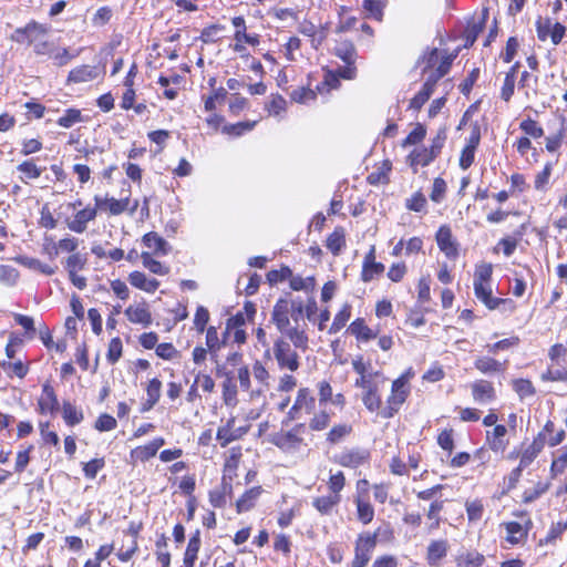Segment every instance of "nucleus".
Returning <instances> with one entry per match:
<instances>
[{"label":"nucleus","mask_w":567,"mask_h":567,"mask_svg":"<svg viewBox=\"0 0 567 567\" xmlns=\"http://www.w3.org/2000/svg\"><path fill=\"white\" fill-rule=\"evenodd\" d=\"M352 368L359 374V378L381 377V373L379 371H369L370 363H365L362 357H358L352 361Z\"/></svg>","instance_id":"obj_59"},{"label":"nucleus","mask_w":567,"mask_h":567,"mask_svg":"<svg viewBox=\"0 0 567 567\" xmlns=\"http://www.w3.org/2000/svg\"><path fill=\"white\" fill-rule=\"evenodd\" d=\"M290 96L297 103H307L316 99V92L308 87H298L291 92Z\"/></svg>","instance_id":"obj_62"},{"label":"nucleus","mask_w":567,"mask_h":567,"mask_svg":"<svg viewBox=\"0 0 567 567\" xmlns=\"http://www.w3.org/2000/svg\"><path fill=\"white\" fill-rule=\"evenodd\" d=\"M472 395L478 403H487L495 399V389L489 381L478 380L472 384Z\"/></svg>","instance_id":"obj_17"},{"label":"nucleus","mask_w":567,"mask_h":567,"mask_svg":"<svg viewBox=\"0 0 567 567\" xmlns=\"http://www.w3.org/2000/svg\"><path fill=\"white\" fill-rule=\"evenodd\" d=\"M351 431L352 427L348 424L334 425L328 433L327 440L330 443L336 444L340 442L342 439H344L347 435H349Z\"/></svg>","instance_id":"obj_51"},{"label":"nucleus","mask_w":567,"mask_h":567,"mask_svg":"<svg viewBox=\"0 0 567 567\" xmlns=\"http://www.w3.org/2000/svg\"><path fill=\"white\" fill-rule=\"evenodd\" d=\"M17 169L22 173L23 176L20 179L23 183H28L29 179L39 178L43 172V168L37 166L32 159L22 162L18 165Z\"/></svg>","instance_id":"obj_31"},{"label":"nucleus","mask_w":567,"mask_h":567,"mask_svg":"<svg viewBox=\"0 0 567 567\" xmlns=\"http://www.w3.org/2000/svg\"><path fill=\"white\" fill-rule=\"evenodd\" d=\"M142 241L151 250L152 255L166 256L171 250L169 244L154 231L145 234Z\"/></svg>","instance_id":"obj_14"},{"label":"nucleus","mask_w":567,"mask_h":567,"mask_svg":"<svg viewBox=\"0 0 567 567\" xmlns=\"http://www.w3.org/2000/svg\"><path fill=\"white\" fill-rule=\"evenodd\" d=\"M435 157L429 153L427 148L423 150H414L408 156L411 166H426L429 165Z\"/></svg>","instance_id":"obj_39"},{"label":"nucleus","mask_w":567,"mask_h":567,"mask_svg":"<svg viewBox=\"0 0 567 567\" xmlns=\"http://www.w3.org/2000/svg\"><path fill=\"white\" fill-rule=\"evenodd\" d=\"M526 230V225L523 224L518 230L515 231L516 237H506L499 240L498 245L503 247L505 256L509 257L515 251L518 240L523 237Z\"/></svg>","instance_id":"obj_34"},{"label":"nucleus","mask_w":567,"mask_h":567,"mask_svg":"<svg viewBox=\"0 0 567 567\" xmlns=\"http://www.w3.org/2000/svg\"><path fill=\"white\" fill-rule=\"evenodd\" d=\"M39 410L41 413H53L58 410V398L53 388L45 383L42 388V394L38 401Z\"/></svg>","instance_id":"obj_20"},{"label":"nucleus","mask_w":567,"mask_h":567,"mask_svg":"<svg viewBox=\"0 0 567 567\" xmlns=\"http://www.w3.org/2000/svg\"><path fill=\"white\" fill-rule=\"evenodd\" d=\"M256 123H257L256 121H252V122L247 121V122H239L236 124L226 125V126H224L223 132L227 133V134H233V135L239 136L245 132L251 131L255 127Z\"/></svg>","instance_id":"obj_57"},{"label":"nucleus","mask_w":567,"mask_h":567,"mask_svg":"<svg viewBox=\"0 0 567 567\" xmlns=\"http://www.w3.org/2000/svg\"><path fill=\"white\" fill-rule=\"evenodd\" d=\"M96 214V207H85L79 210L72 220L68 221V228L74 233L82 234L86 230L87 223L95 219Z\"/></svg>","instance_id":"obj_11"},{"label":"nucleus","mask_w":567,"mask_h":567,"mask_svg":"<svg viewBox=\"0 0 567 567\" xmlns=\"http://www.w3.org/2000/svg\"><path fill=\"white\" fill-rule=\"evenodd\" d=\"M262 489L260 486H255L244 493V495L237 501L236 508L238 513L250 511L257 499L259 498Z\"/></svg>","instance_id":"obj_27"},{"label":"nucleus","mask_w":567,"mask_h":567,"mask_svg":"<svg viewBox=\"0 0 567 567\" xmlns=\"http://www.w3.org/2000/svg\"><path fill=\"white\" fill-rule=\"evenodd\" d=\"M444 501L435 499L431 503L429 511H427V518L432 520L431 525L429 526V530L432 532L434 529H437L440 527V513L443 509Z\"/></svg>","instance_id":"obj_42"},{"label":"nucleus","mask_w":567,"mask_h":567,"mask_svg":"<svg viewBox=\"0 0 567 567\" xmlns=\"http://www.w3.org/2000/svg\"><path fill=\"white\" fill-rule=\"evenodd\" d=\"M122 350H123V346H122L121 339L117 337L111 339V341L109 343L107 353H106L107 361L111 364L116 363L120 360V358L122 357Z\"/></svg>","instance_id":"obj_53"},{"label":"nucleus","mask_w":567,"mask_h":567,"mask_svg":"<svg viewBox=\"0 0 567 567\" xmlns=\"http://www.w3.org/2000/svg\"><path fill=\"white\" fill-rule=\"evenodd\" d=\"M297 348H292L291 343L285 338L279 337L274 343V357L281 370H288L295 372L300 367L299 354L296 351Z\"/></svg>","instance_id":"obj_4"},{"label":"nucleus","mask_w":567,"mask_h":567,"mask_svg":"<svg viewBox=\"0 0 567 567\" xmlns=\"http://www.w3.org/2000/svg\"><path fill=\"white\" fill-rule=\"evenodd\" d=\"M426 130L422 124H417L415 128L403 140L402 146L416 145L424 140Z\"/></svg>","instance_id":"obj_56"},{"label":"nucleus","mask_w":567,"mask_h":567,"mask_svg":"<svg viewBox=\"0 0 567 567\" xmlns=\"http://www.w3.org/2000/svg\"><path fill=\"white\" fill-rule=\"evenodd\" d=\"M288 310L291 320L295 322V327H299V321L303 316L305 306L300 298L288 300Z\"/></svg>","instance_id":"obj_48"},{"label":"nucleus","mask_w":567,"mask_h":567,"mask_svg":"<svg viewBox=\"0 0 567 567\" xmlns=\"http://www.w3.org/2000/svg\"><path fill=\"white\" fill-rule=\"evenodd\" d=\"M209 321V312L208 310L199 306L196 310L195 318H194V324L198 332H204L206 329V326Z\"/></svg>","instance_id":"obj_63"},{"label":"nucleus","mask_w":567,"mask_h":567,"mask_svg":"<svg viewBox=\"0 0 567 567\" xmlns=\"http://www.w3.org/2000/svg\"><path fill=\"white\" fill-rule=\"evenodd\" d=\"M320 408V412L315 414L309 423L310 429L313 431H322L330 423V413L326 410V408Z\"/></svg>","instance_id":"obj_47"},{"label":"nucleus","mask_w":567,"mask_h":567,"mask_svg":"<svg viewBox=\"0 0 567 567\" xmlns=\"http://www.w3.org/2000/svg\"><path fill=\"white\" fill-rule=\"evenodd\" d=\"M161 391H162V382L154 378L152 379L146 388V395L147 399L143 403L142 411L146 412L154 408V405L159 401L161 398Z\"/></svg>","instance_id":"obj_25"},{"label":"nucleus","mask_w":567,"mask_h":567,"mask_svg":"<svg viewBox=\"0 0 567 567\" xmlns=\"http://www.w3.org/2000/svg\"><path fill=\"white\" fill-rule=\"evenodd\" d=\"M519 343L518 337H511L507 339H503L493 344H486L485 349L488 353H497L501 350H507L509 348L516 347Z\"/></svg>","instance_id":"obj_52"},{"label":"nucleus","mask_w":567,"mask_h":567,"mask_svg":"<svg viewBox=\"0 0 567 567\" xmlns=\"http://www.w3.org/2000/svg\"><path fill=\"white\" fill-rule=\"evenodd\" d=\"M379 532L359 534L354 544V558L351 567H365L378 543Z\"/></svg>","instance_id":"obj_5"},{"label":"nucleus","mask_w":567,"mask_h":567,"mask_svg":"<svg viewBox=\"0 0 567 567\" xmlns=\"http://www.w3.org/2000/svg\"><path fill=\"white\" fill-rule=\"evenodd\" d=\"M290 315L288 310V299H279L274 306L271 312V322L275 323L277 330L285 334L295 348L302 351L308 349V336L305 329L290 326Z\"/></svg>","instance_id":"obj_1"},{"label":"nucleus","mask_w":567,"mask_h":567,"mask_svg":"<svg viewBox=\"0 0 567 567\" xmlns=\"http://www.w3.org/2000/svg\"><path fill=\"white\" fill-rule=\"evenodd\" d=\"M358 519L362 524H369L374 517V509L369 502H365L358 497L355 499Z\"/></svg>","instance_id":"obj_38"},{"label":"nucleus","mask_w":567,"mask_h":567,"mask_svg":"<svg viewBox=\"0 0 567 567\" xmlns=\"http://www.w3.org/2000/svg\"><path fill=\"white\" fill-rule=\"evenodd\" d=\"M351 317V307L350 305L346 303L341 308V310L336 315L333 322L329 329V333H337L339 330H341L347 321Z\"/></svg>","instance_id":"obj_40"},{"label":"nucleus","mask_w":567,"mask_h":567,"mask_svg":"<svg viewBox=\"0 0 567 567\" xmlns=\"http://www.w3.org/2000/svg\"><path fill=\"white\" fill-rule=\"evenodd\" d=\"M450 549V544L446 539L431 540L426 548V560L431 566H439L441 560L444 559Z\"/></svg>","instance_id":"obj_12"},{"label":"nucleus","mask_w":567,"mask_h":567,"mask_svg":"<svg viewBox=\"0 0 567 567\" xmlns=\"http://www.w3.org/2000/svg\"><path fill=\"white\" fill-rule=\"evenodd\" d=\"M383 271L384 265L381 262L362 265L361 279L364 282H369L373 280L375 276L381 275Z\"/></svg>","instance_id":"obj_50"},{"label":"nucleus","mask_w":567,"mask_h":567,"mask_svg":"<svg viewBox=\"0 0 567 567\" xmlns=\"http://www.w3.org/2000/svg\"><path fill=\"white\" fill-rule=\"evenodd\" d=\"M19 279V271L9 265H0V282L4 286L11 287L17 284Z\"/></svg>","instance_id":"obj_44"},{"label":"nucleus","mask_w":567,"mask_h":567,"mask_svg":"<svg viewBox=\"0 0 567 567\" xmlns=\"http://www.w3.org/2000/svg\"><path fill=\"white\" fill-rule=\"evenodd\" d=\"M290 288L295 291H309L313 290L315 288V278L313 277H307L302 278L300 276H293L291 274V277L289 279Z\"/></svg>","instance_id":"obj_45"},{"label":"nucleus","mask_w":567,"mask_h":567,"mask_svg":"<svg viewBox=\"0 0 567 567\" xmlns=\"http://www.w3.org/2000/svg\"><path fill=\"white\" fill-rule=\"evenodd\" d=\"M62 414L65 423L70 426H74L83 420L82 411L78 410L76 406L70 402L63 403Z\"/></svg>","instance_id":"obj_37"},{"label":"nucleus","mask_w":567,"mask_h":567,"mask_svg":"<svg viewBox=\"0 0 567 567\" xmlns=\"http://www.w3.org/2000/svg\"><path fill=\"white\" fill-rule=\"evenodd\" d=\"M82 121L81 111L78 109H68L64 114L58 120V124L62 127L69 128L75 123Z\"/></svg>","instance_id":"obj_49"},{"label":"nucleus","mask_w":567,"mask_h":567,"mask_svg":"<svg viewBox=\"0 0 567 567\" xmlns=\"http://www.w3.org/2000/svg\"><path fill=\"white\" fill-rule=\"evenodd\" d=\"M47 33L45 25L31 21L25 27L16 29L10 39L17 43L27 42L33 45L37 54H53V44L45 40Z\"/></svg>","instance_id":"obj_2"},{"label":"nucleus","mask_w":567,"mask_h":567,"mask_svg":"<svg viewBox=\"0 0 567 567\" xmlns=\"http://www.w3.org/2000/svg\"><path fill=\"white\" fill-rule=\"evenodd\" d=\"M165 444L164 439L157 437L147 443L146 445L138 446L132 451V457L142 462L148 461L154 457L158 450Z\"/></svg>","instance_id":"obj_21"},{"label":"nucleus","mask_w":567,"mask_h":567,"mask_svg":"<svg viewBox=\"0 0 567 567\" xmlns=\"http://www.w3.org/2000/svg\"><path fill=\"white\" fill-rule=\"evenodd\" d=\"M225 341H220L217 329L209 327L206 331V346L210 353L212 359L216 360L217 351L221 348Z\"/></svg>","instance_id":"obj_35"},{"label":"nucleus","mask_w":567,"mask_h":567,"mask_svg":"<svg viewBox=\"0 0 567 567\" xmlns=\"http://www.w3.org/2000/svg\"><path fill=\"white\" fill-rule=\"evenodd\" d=\"M502 526L505 527L507 533L506 540L512 545H517L527 537V529L517 522H507Z\"/></svg>","instance_id":"obj_29"},{"label":"nucleus","mask_w":567,"mask_h":567,"mask_svg":"<svg viewBox=\"0 0 567 567\" xmlns=\"http://www.w3.org/2000/svg\"><path fill=\"white\" fill-rule=\"evenodd\" d=\"M465 506L467 517L471 522H475L482 518L484 507L481 501L475 499L472 502H466Z\"/></svg>","instance_id":"obj_61"},{"label":"nucleus","mask_w":567,"mask_h":567,"mask_svg":"<svg viewBox=\"0 0 567 567\" xmlns=\"http://www.w3.org/2000/svg\"><path fill=\"white\" fill-rule=\"evenodd\" d=\"M346 245L344 234L342 229H336L327 239V248L333 254L339 255Z\"/></svg>","instance_id":"obj_43"},{"label":"nucleus","mask_w":567,"mask_h":567,"mask_svg":"<svg viewBox=\"0 0 567 567\" xmlns=\"http://www.w3.org/2000/svg\"><path fill=\"white\" fill-rule=\"evenodd\" d=\"M545 437L543 433H539L538 436L533 441V443L524 450L520 456L519 465L520 467H527L537 457L540 451L544 449Z\"/></svg>","instance_id":"obj_24"},{"label":"nucleus","mask_w":567,"mask_h":567,"mask_svg":"<svg viewBox=\"0 0 567 567\" xmlns=\"http://www.w3.org/2000/svg\"><path fill=\"white\" fill-rule=\"evenodd\" d=\"M410 388L400 380L392 382L391 394L386 400V406L380 410L383 419L392 417L409 396Z\"/></svg>","instance_id":"obj_7"},{"label":"nucleus","mask_w":567,"mask_h":567,"mask_svg":"<svg viewBox=\"0 0 567 567\" xmlns=\"http://www.w3.org/2000/svg\"><path fill=\"white\" fill-rule=\"evenodd\" d=\"M513 388L520 399L533 396L536 392L533 383L526 379L514 380Z\"/></svg>","instance_id":"obj_46"},{"label":"nucleus","mask_w":567,"mask_h":567,"mask_svg":"<svg viewBox=\"0 0 567 567\" xmlns=\"http://www.w3.org/2000/svg\"><path fill=\"white\" fill-rule=\"evenodd\" d=\"M519 128L528 136L539 138L544 135V130L532 118H526L519 124Z\"/></svg>","instance_id":"obj_54"},{"label":"nucleus","mask_w":567,"mask_h":567,"mask_svg":"<svg viewBox=\"0 0 567 567\" xmlns=\"http://www.w3.org/2000/svg\"><path fill=\"white\" fill-rule=\"evenodd\" d=\"M484 561L485 557L475 550L461 554L456 558L457 567H481Z\"/></svg>","instance_id":"obj_33"},{"label":"nucleus","mask_w":567,"mask_h":567,"mask_svg":"<svg viewBox=\"0 0 567 567\" xmlns=\"http://www.w3.org/2000/svg\"><path fill=\"white\" fill-rule=\"evenodd\" d=\"M141 258L143 261V266L147 268L151 272L158 275V276H165L169 272V268L164 266L161 261L155 260L152 257V254L148 251H143L141 254Z\"/></svg>","instance_id":"obj_32"},{"label":"nucleus","mask_w":567,"mask_h":567,"mask_svg":"<svg viewBox=\"0 0 567 567\" xmlns=\"http://www.w3.org/2000/svg\"><path fill=\"white\" fill-rule=\"evenodd\" d=\"M303 424L296 425L292 430L280 432L272 435L271 443L287 453H295L300 450L303 444L302 433Z\"/></svg>","instance_id":"obj_6"},{"label":"nucleus","mask_w":567,"mask_h":567,"mask_svg":"<svg viewBox=\"0 0 567 567\" xmlns=\"http://www.w3.org/2000/svg\"><path fill=\"white\" fill-rule=\"evenodd\" d=\"M369 452L363 449L344 450L336 455L334 461L344 467L357 468L369 460Z\"/></svg>","instance_id":"obj_8"},{"label":"nucleus","mask_w":567,"mask_h":567,"mask_svg":"<svg viewBox=\"0 0 567 567\" xmlns=\"http://www.w3.org/2000/svg\"><path fill=\"white\" fill-rule=\"evenodd\" d=\"M346 485L344 474L339 471L336 474H332L328 482V487L330 493L334 495H340V492L343 489Z\"/></svg>","instance_id":"obj_60"},{"label":"nucleus","mask_w":567,"mask_h":567,"mask_svg":"<svg viewBox=\"0 0 567 567\" xmlns=\"http://www.w3.org/2000/svg\"><path fill=\"white\" fill-rule=\"evenodd\" d=\"M97 72L96 69L89 65H81L73 69L68 76L69 82L73 83H83L89 82L96 79Z\"/></svg>","instance_id":"obj_28"},{"label":"nucleus","mask_w":567,"mask_h":567,"mask_svg":"<svg viewBox=\"0 0 567 567\" xmlns=\"http://www.w3.org/2000/svg\"><path fill=\"white\" fill-rule=\"evenodd\" d=\"M94 202L96 205V208L99 209H107L111 215H121L124 213L130 204L128 198L123 199H116L114 197H105L102 198L101 196H95Z\"/></svg>","instance_id":"obj_15"},{"label":"nucleus","mask_w":567,"mask_h":567,"mask_svg":"<svg viewBox=\"0 0 567 567\" xmlns=\"http://www.w3.org/2000/svg\"><path fill=\"white\" fill-rule=\"evenodd\" d=\"M349 331L351 332V334L355 336L357 339L362 341H369L377 337V333L373 332L361 318L355 319L350 324Z\"/></svg>","instance_id":"obj_30"},{"label":"nucleus","mask_w":567,"mask_h":567,"mask_svg":"<svg viewBox=\"0 0 567 567\" xmlns=\"http://www.w3.org/2000/svg\"><path fill=\"white\" fill-rule=\"evenodd\" d=\"M125 316L132 323H138L148 327L152 323V315L145 302L130 305L125 310Z\"/></svg>","instance_id":"obj_13"},{"label":"nucleus","mask_w":567,"mask_h":567,"mask_svg":"<svg viewBox=\"0 0 567 567\" xmlns=\"http://www.w3.org/2000/svg\"><path fill=\"white\" fill-rule=\"evenodd\" d=\"M493 274V266L487 262H483L476 266L474 272V282H491Z\"/></svg>","instance_id":"obj_58"},{"label":"nucleus","mask_w":567,"mask_h":567,"mask_svg":"<svg viewBox=\"0 0 567 567\" xmlns=\"http://www.w3.org/2000/svg\"><path fill=\"white\" fill-rule=\"evenodd\" d=\"M507 361L501 362L494 358L482 355L474 361V367L483 374L502 373L506 370Z\"/></svg>","instance_id":"obj_16"},{"label":"nucleus","mask_w":567,"mask_h":567,"mask_svg":"<svg viewBox=\"0 0 567 567\" xmlns=\"http://www.w3.org/2000/svg\"><path fill=\"white\" fill-rule=\"evenodd\" d=\"M341 502V495H334L330 493L329 495L318 496L312 499V506L321 514V515H331L332 511L336 506Z\"/></svg>","instance_id":"obj_22"},{"label":"nucleus","mask_w":567,"mask_h":567,"mask_svg":"<svg viewBox=\"0 0 567 567\" xmlns=\"http://www.w3.org/2000/svg\"><path fill=\"white\" fill-rule=\"evenodd\" d=\"M436 241L440 249L449 257L454 258L457 256V247L453 240L451 229L442 226L436 233Z\"/></svg>","instance_id":"obj_18"},{"label":"nucleus","mask_w":567,"mask_h":567,"mask_svg":"<svg viewBox=\"0 0 567 567\" xmlns=\"http://www.w3.org/2000/svg\"><path fill=\"white\" fill-rule=\"evenodd\" d=\"M553 23L549 18L543 19L538 18L536 21V32L537 37L540 41H546L548 37H550Z\"/></svg>","instance_id":"obj_64"},{"label":"nucleus","mask_w":567,"mask_h":567,"mask_svg":"<svg viewBox=\"0 0 567 567\" xmlns=\"http://www.w3.org/2000/svg\"><path fill=\"white\" fill-rule=\"evenodd\" d=\"M506 434L507 429L504 425H496L493 432H487L488 446L493 452L503 453L506 450L508 445Z\"/></svg>","instance_id":"obj_19"},{"label":"nucleus","mask_w":567,"mask_h":567,"mask_svg":"<svg viewBox=\"0 0 567 567\" xmlns=\"http://www.w3.org/2000/svg\"><path fill=\"white\" fill-rule=\"evenodd\" d=\"M234 423L235 417H231L224 426H219L217 430L216 439L223 447L227 446L230 442L236 441V436L233 432Z\"/></svg>","instance_id":"obj_36"},{"label":"nucleus","mask_w":567,"mask_h":567,"mask_svg":"<svg viewBox=\"0 0 567 567\" xmlns=\"http://www.w3.org/2000/svg\"><path fill=\"white\" fill-rule=\"evenodd\" d=\"M381 377H363L358 378L354 382L357 388L362 389V402L370 412L381 410L380 385L384 382Z\"/></svg>","instance_id":"obj_3"},{"label":"nucleus","mask_w":567,"mask_h":567,"mask_svg":"<svg viewBox=\"0 0 567 567\" xmlns=\"http://www.w3.org/2000/svg\"><path fill=\"white\" fill-rule=\"evenodd\" d=\"M128 281L133 287L146 292H154L159 287V281L157 279H150L144 272L141 271L131 272L128 276Z\"/></svg>","instance_id":"obj_23"},{"label":"nucleus","mask_w":567,"mask_h":567,"mask_svg":"<svg viewBox=\"0 0 567 567\" xmlns=\"http://www.w3.org/2000/svg\"><path fill=\"white\" fill-rule=\"evenodd\" d=\"M433 91V89L425 86L423 84L421 91L411 100L410 109H413L415 111L421 110V107L427 102V100L432 95Z\"/></svg>","instance_id":"obj_55"},{"label":"nucleus","mask_w":567,"mask_h":567,"mask_svg":"<svg viewBox=\"0 0 567 567\" xmlns=\"http://www.w3.org/2000/svg\"><path fill=\"white\" fill-rule=\"evenodd\" d=\"M334 54L344 63H355L358 58L354 44L348 40L337 42L334 47Z\"/></svg>","instance_id":"obj_26"},{"label":"nucleus","mask_w":567,"mask_h":567,"mask_svg":"<svg viewBox=\"0 0 567 567\" xmlns=\"http://www.w3.org/2000/svg\"><path fill=\"white\" fill-rule=\"evenodd\" d=\"M567 466V446H563L558 449L555 453V457L551 463V474L553 476H556L558 474H561Z\"/></svg>","instance_id":"obj_41"},{"label":"nucleus","mask_w":567,"mask_h":567,"mask_svg":"<svg viewBox=\"0 0 567 567\" xmlns=\"http://www.w3.org/2000/svg\"><path fill=\"white\" fill-rule=\"evenodd\" d=\"M474 292L478 300H481L489 310L498 308L501 305L509 303L511 299H501L492 297V287L489 282H474Z\"/></svg>","instance_id":"obj_9"},{"label":"nucleus","mask_w":567,"mask_h":567,"mask_svg":"<svg viewBox=\"0 0 567 567\" xmlns=\"http://www.w3.org/2000/svg\"><path fill=\"white\" fill-rule=\"evenodd\" d=\"M316 405V400L311 395L310 390L307 388H302L298 391L296 401L289 411V415L291 419H298L300 412L305 411V413L310 414L313 412Z\"/></svg>","instance_id":"obj_10"}]
</instances>
